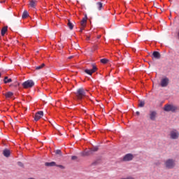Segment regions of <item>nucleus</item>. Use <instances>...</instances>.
I'll use <instances>...</instances> for the list:
<instances>
[{
    "label": "nucleus",
    "mask_w": 179,
    "mask_h": 179,
    "mask_svg": "<svg viewBox=\"0 0 179 179\" xmlns=\"http://www.w3.org/2000/svg\"><path fill=\"white\" fill-rule=\"evenodd\" d=\"M29 16V13L27 10H24L22 13V19H26Z\"/></svg>",
    "instance_id": "nucleus-19"
},
{
    "label": "nucleus",
    "mask_w": 179,
    "mask_h": 179,
    "mask_svg": "<svg viewBox=\"0 0 179 179\" xmlns=\"http://www.w3.org/2000/svg\"><path fill=\"white\" fill-rule=\"evenodd\" d=\"M178 110V107L173 104H166L164 107V111L167 113L171 111V113H176Z\"/></svg>",
    "instance_id": "nucleus-2"
},
{
    "label": "nucleus",
    "mask_w": 179,
    "mask_h": 179,
    "mask_svg": "<svg viewBox=\"0 0 179 179\" xmlns=\"http://www.w3.org/2000/svg\"><path fill=\"white\" fill-rule=\"evenodd\" d=\"M86 38H87V40H90V36H87Z\"/></svg>",
    "instance_id": "nucleus-33"
},
{
    "label": "nucleus",
    "mask_w": 179,
    "mask_h": 179,
    "mask_svg": "<svg viewBox=\"0 0 179 179\" xmlns=\"http://www.w3.org/2000/svg\"><path fill=\"white\" fill-rule=\"evenodd\" d=\"M83 29H85V27H81L80 29V32L82 33L83 31Z\"/></svg>",
    "instance_id": "nucleus-31"
},
{
    "label": "nucleus",
    "mask_w": 179,
    "mask_h": 179,
    "mask_svg": "<svg viewBox=\"0 0 179 179\" xmlns=\"http://www.w3.org/2000/svg\"><path fill=\"white\" fill-rule=\"evenodd\" d=\"M101 64H107V62H108V59H101Z\"/></svg>",
    "instance_id": "nucleus-26"
},
{
    "label": "nucleus",
    "mask_w": 179,
    "mask_h": 179,
    "mask_svg": "<svg viewBox=\"0 0 179 179\" xmlns=\"http://www.w3.org/2000/svg\"><path fill=\"white\" fill-rule=\"evenodd\" d=\"M134 159V155L132 154H127L123 157V162H131Z\"/></svg>",
    "instance_id": "nucleus-8"
},
{
    "label": "nucleus",
    "mask_w": 179,
    "mask_h": 179,
    "mask_svg": "<svg viewBox=\"0 0 179 179\" xmlns=\"http://www.w3.org/2000/svg\"><path fill=\"white\" fill-rule=\"evenodd\" d=\"M34 86V81L32 80H28L22 83L24 89H30Z\"/></svg>",
    "instance_id": "nucleus-4"
},
{
    "label": "nucleus",
    "mask_w": 179,
    "mask_h": 179,
    "mask_svg": "<svg viewBox=\"0 0 179 179\" xmlns=\"http://www.w3.org/2000/svg\"><path fill=\"white\" fill-rule=\"evenodd\" d=\"M67 26L69 27L70 30L73 29V24H72L69 20H68Z\"/></svg>",
    "instance_id": "nucleus-17"
},
{
    "label": "nucleus",
    "mask_w": 179,
    "mask_h": 179,
    "mask_svg": "<svg viewBox=\"0 0 179 179\" xmlns=\"http://www.w3.org/2000/svg\"><path fill=\"white\" fill-rule=\"evenodd\" d=\"M98 150H99L98 147H94L91 149V150L88 153H89V155H90L92 153V152H97Z\"/></svg>",
    "instance_id": "nucleus-20"
},
{
    "label": "nucleus",
    "mask_w": 179,
    "mask_h": 179,
    "mask_svg": "<svg viewBox=\"0 0 179 179\" xmlns=\"http://www.w3.org/2000/svg\"><path fill=\"white\" fill-rule=\"evenodd\" d=\"M157 115V113L156 111H151L149 113L150 120L152 121H155L156 120V116Z\"/></svg>",
    "instance_id": "nucleus-10"
},
{
    "label": "nucleus",
    "mask_w": 179,
    "mask_h": 179,
    "mask_svg": "<svg viewBox=\"0 0 179 179\" xmlns=\"http://www.w3.org/2000/svg\"><path fill=\"white\" fill-rule=\"evenodd\" d=\"M45 166H46V167H54L57 166V163H55V162H45Z\"/></svg>",
    "instance_id": "nucleus-14"
},
{
    "label": "nucleus",
    "mask_w": 179,
    "mask_h": 179,
    "mask_svg": "<svg viewBox=\"0 0 179 179\" xmlns=\"http://www.w3.org/2000/svg\"><path fill=\"white\" fill-rule=\"evenodd\" d=\"M96 7L100 10L101 8H103V3L101 2L96 3Z\"/></svg>",
    "instance_id": "nucleus-21"
},
{
    "label": "nucleus",
    "mask_w": 179,
    "mask_h": 179,
    "mask_svg": "<svg viewBox=\"0 0 179 179\" xmlns=\"http://www.w3.org/2000/svg\"><path fill=\"white\" fill-rule=\"evenodd\" d=\"M44 115V112L43 111H38V113H36L35 114L34 116V120L36 121H38V120H40V118H41V117H43Z\"/></svg>",
    "instance_id": "nucleus-9"
},
{
    "label": "nucleus",
    "mask_w": 179,
    "mask_h": 179,
    "mask_svg": "<svg viewBox=\"0 0 179 179\" xmlns=\"http://www.w3.org/2000/svg\"><path fill=\"white\" fill-rule=\"evenodd\" d=\"M6 31H8V27H3L1 29V36H5Z\"/></svg>",
    "instance_id": "nucleus-16"
},
{
    "label": "nucleus",
    "mask_w": 179,
    "mask_h": 179,
    "mask_svg": "<svg viewBox=\"0 0 179 179\" xmlns=\"http://www.w3.org/2000/svg\"><path fill=\"white\" fill-rule=\"evenodd\" d=\"M45 66V64H42L40 66H37L36 67V71H39V69H43V68H44Z\"/></svg>",
    "instance_id": "nucleus-22"
},
{
    "label": "nucleus",
    "mask_w": 179,
    "mask_h": 179,
    "mask_svg": "<svg viewBox=\"0 0 179 179\" xmlns=\"http://www.w3.org/2000/svg\"><path fill=\"white\" fill-rule=\"evenodd\" d=\"M152 57H154V58H155L156 59H160L162 55H160V53L157 51H155L152 53Z\"/></svg>",
    "instance_id": "nucleus-13"
},
{
    "label": "nucleus",
    "mask_w": 179,
    "mask_h": 179,
    "mask_svg": "<svg viewBox=\"0 0 179 179\" xmlns=\"http://www.w3.org/2000/svg\"><path fill=\"white\" fill-rule=\"evenodd\" d=\"M76 159H78V157H76V156L71 157V160H76Z\"/></svg>",
    "instance_id": "nucleus-30"
},
{
    "label": "nucleus",
    "mask_w": 179,
    "mask_h": 179,
    "mask_svg": "<svg viewBox=\"0 0 179 179\" xmlns=\"http://www.w3.org/2000/svg\"><path fill=\"white\" fill-rule=\"evenodd\" d=\"M138 107H145V101H140L138 103Z\"/></svg>",
    "instance_id": "nucleus-24"
},
{
    "label": "nucleus",
    "mask_w": 179,
    "mask_h": 179,
    "mask_svg": "<svg viewBox=\"0 0 179 179\" xmlns=\"http://www.w3.org/2000/svg\"><path fill=\"white\" fill-rule=\"evenodd\" d=\"M56 167H59V169H65V166H64L63 165H57L56 164Z\"/></svg>",
    "instance_id": "nucleus-29"
},
{
    "label": "nucleus",
    "mask_w": 179,
    "mask_h": 179,
    "mask_svg": "<svg viewBox=\"0 0 179 179\" xmlns=\"http://www.w3.org/2000/svg\"><path fill=\"white\" fill-rule=\"evenodd\" d=\"M87 23V15H85V17L82 19L80 22L81 27H86Z\"/></svg>",
    "instance_id": "nucleus-11"
},
{
    "label": "nucleus",
    "mask_w": 179,
    "mask_h": 179,
    "mask_svg": "<svg viewBox=\"0 0 179 179\" xmlns=\"http://www.w3.org/2000/svg\"><path fill=\"white\" fill-rule=\"evenodd\" d=\"M169 81H170V80H169V78H167V77L162 78L161 80L162 87H166V86H169Z\"/></svg>",
    "instance_id": "nucleus-7"
},
{
    "label": "nucleus",
    "mask_w": 179,
    "mask_h": 179,
    "mask_svg": "<svg viewBox=\"0 0 179 179\" xmlns=\"http://www.w3.org/2000/svg\"><path fill=\"white\" fill-rule=\"evenodd\" d=\"M76 96L77 98V100H82L84 97H86V92H85V89L83 88H79L77 90V92H76Z\"/></svg>",
    "instance_id": "nucleus-1"
},
{
    "label": "nucleus",
    "mask_w": 179,
    "mask_h": 179,
    "mask_svg": "<svg viewBox=\"0 0 179 179\" xmlns=\"http://www.w3.org/2000/svg\"><path fill=\"white\" fill-rule=\"evenodd\" d=\"M101 38V35H98L97 37H96V38H98V39Z\"/></svg>",
    "instance_id": "nucleus-32"
},
{
    "label": "nucleus",
    "mask_w": 179,
    "mask_h": 179,
    "mask_svg": "<svg viewBox=\"0 0 179 179\" xmlns=\"http://www.w3.org/2000/svg\"><path fill=\"white\" fill-rule=\"evenodd\" d=\"M136 114L137 115H139V114H140L139 111H137V112L136 113Z\"/></svg>",
    "instance_id": "nucleus-34"
},
{
    "label": "nucleus",
    "mask_w": 179,
    "mask_h": 179,
    "mask_svg": "<svg viewBox=\"0 0 179 179\" xmlns=\"http://www.w3.org/2000/svg\"><path fill=\"white\" fill-rule=\"evenodd\" d=\"M17 164H18V166H19L20 167H24V164H23V163H22L21 162H17Z\"/></svg>",
    "instance_id": "nucleus-28"
},
{
    "label": "nucleus",
    "mask_w": 179,
    "mask_h": 179,
    "mask_svg": "<svg viewBox=\"0 0 179 179\" xmlns=\"http://www.w3.org/2000/svg\"><path fill=\"white\" fill-rule=\"evenodd\" d=\"M3 155L5 156V157H9L10 156V150L6 148L3 150Z\"/></svg>",
    "instance_id": "nucleus-12"
},
{
    "label": "nucleus",
    "mask_w": 179,
    "mask_h": 179,
    "mask_svg": "<svg viewBox=\"0 0 179 179\" xmlns=\"http://www.w3.org/2000/svg\"><path fill=\"white\" fill-rule=\"evenodd\" d=\"M55 155H59V156H62V152L61 151V150H57L56 151H55Z\"/></svg>",
    "instance_id": "nucleus-25"
},
{
    "label": "nucleus",
    "mask_w": 179,
    "mask_h": 179,
    "mask_svg": "<svg viewBox=\"0 0 179 179\" xmlns=\"http://www.w3.org/2000/svg\"><path fill=\"white\" fill-rule=\"evenodd\" d=\"M166 169H174L176 167V161L173 159H166L164 162Z\"/></svg>",
    "instance_id": "nucleus-3"
},
{
    "label": "nucleus",
    "mask_w": 179,
    "mask_h": 179,
    "mask_svg": "<svg viewBox=\"0 0 179 179\" xmlns=\"http://www.w3.org/2000/svg\"><path fill=\"white\" fill-rule=\"evenodd\" d=\"M97 71V67L96 66V65L92 64V69L89 70V69H85V73H87V75H90L92 76L93 73H94V72H96Z\"/></svg>",
    "instance_id": "nucleus-6"
},
{
    "label": "nucleus",
    "mask_w": 179,
    "mask_h": 179,
    "mask_svg": "<svg viewBox=\"0 0 179 179\" xmlns=\"http://www.w3.org/2000/svg\"><path fill=\"white\" fill-rule=\"evenodd\" d=\"M5 96L7 98L12 97V96H13V92H8L6 93Z\"/></svg>",
    "instance_id": "nucleus-23"
},
{
    "label": "nucleus",
    "mask_w": 179,
    "mask_h": 179,
    "mask_svg": "<svg viewBox=\"0 0 179 179\" xmlns=\"http://www.w3.org/2000/svg\"><path fill=\"white\" fill-rule=\"evenodd\" d=\"M72 57H73L71 56V57H69V59H71Z\"/></svg>",
    "instance_id": "nucleus-35"
},
{
    "label": "nucleus",
    "mask_w": 179,
    "mask_h": 179,
    "mask_svg": "<svg viewBox=\"0 0 179 179\" xmlns=\"http://www.w3.org/2000/svg\"><path fill=\"white\" fill-rule=\"evenodd\" d=\"M36 3H37V1L31 0L29 3V6H31V8H36Z\"/></svg>",
    "instance_id": "nucleus-15"
},
{
    "label": "nucleus",
    "mask_w": 179,
    "mask_h": 179,
    "mask_svg": "<svg viewBox=\"0 0 179 179\" xmlns=\"http://www.w3.org/2000/svg\"><path fill=\"white\" fill-rule=\"evenodd\" d=\"M99 48V46L97 45H94L92 47V51H96Z\"/></svg>",
    "instance_id": "nucleus-27"
},
{
    "label": "nucleus",
    "mask_w": 179,
    "mask_h": 179,
    "mask_svg": "<svg viewBox=\"0 0 179 179\" xmlns=\"http://www.w3.org/2000/svg\"><path fill=\"white\" fill-rule=\"evenodd\" d=\"M4 83H10L12 82V78H8V76H6L3 80Z\"/></svg>",
    "instance_id": "nucleus-18"
},
{
    "label": "nucleus",
    "mask_w": 179,
    "mask_h": 179,
    "mask_svg": "<svg viewBox=\"0 0 179 179\" xmlns=\"http://www.w3.org/2000/svg\"><path fill=\"white\" fill-rule=\"evenodd\" d=\"M0 78H1V73H0Z\"/></svg>",
    "instance_id": "nucleus-36"
},
{
    "label": "nucleus",
    "mask_w": 179,
    "mask_h": 179,
    "mask_svg": "<svg viewBox=\"0 0 179 179\" xmlns=\"http://www.w3.org/2000/svg\"><path fill=\"white\" fill-rule=\"evenodd\" d=\"M169 136L171 139H173V140L178 139L179 132L178 131L177 129H173L170 131Z\"/></svg>",
    "instance_id": "nucleus-5"
}]
</instances>
